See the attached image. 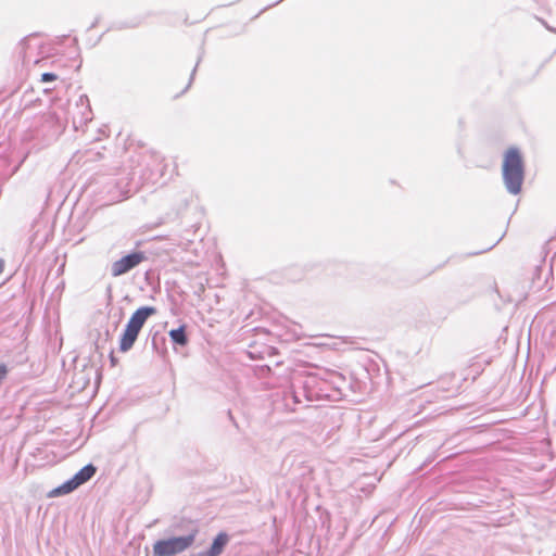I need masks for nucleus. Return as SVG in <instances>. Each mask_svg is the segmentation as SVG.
Segmentation results:
<instances>
[{"mask_svg":"<svg viewBox=\"0 0 556 556\" xmlns=\"http://www.w3.org/2000/svg\"><path fill=\"white\" fill-rule=\"evenodd\" d=\"M502 177L508 193L519 194L525 180V162L520 150L510 147L504 154Z\"/></svg>","mask_w":556,"mask_h":556,"instance_id":"1","label":"nucleus"},{"mask_svg":"<svg viewBox=\"0 0 556 556\" xmlns=\"http://www.w3.org/2000/svg\"><path fill=\"white\" fill-rule=\"evenodd\" d=\"M156 312L154 306H141L132 313L119 339L121 352L126 353L134 346L146 321Z\"/></svg>","mask_w":556,"mask_h":556,"instance_id":"2","label":"nucleus"},{"mask_svg":"<svg viewBox=\"0 0 556 556\" xmlns=\"http://www.w3.org/2000/svg\"><path fill=\"white\" fill-rule=\"evenodd\" d=\"M198 529L194 527L182 536H172L159 540L153 544L154 556H175L188 549L195 540Z\"/></svg>","mask_w":556,"mask_h":556,"instance_id":"3","label":"nucleus"},{"mask_svg":"<svg viewBox=\"0 0 556 556\" xmlns=\"http://www.w3.org/2000/svg\"><path fill=\"white\" fill-rule=\"evenodd\" d=\"M147 260L148 256L144 252L134 251L112 263L111 275L113 277L125 275Z\"/></svg>","mask_w":556,"mask_h":556,"instance_id":"4","label":"nucleus"},{"mask_svg":"<svg viewBox=\"0 0 556 556\" xmlns=\"http://www.w3.org/2000/svg\"><path fill=\"white\" fill-rule=\"evenodd\" d=\"M41 131L48 141L55 140L64 130L66 121L56 112H49L41 117Z\"/></svg>","mask_w":556,"mask_h":556,"instance_id":"5","label":"nucleus"},{"mask_svg":"<svg viewBox=\"0 0 556 556\" xmlns=\"http://www.w3.org/2000/svg\"><path fill=\"white\" fill-rule=\"evenodd\" d=\"M77 106H80L79 118L73 117V125L76 130L86 125L92 119V111L90 108L89 99L86 94H81L77 102Z\"/></svg>","mask_w":556,"mask_h":556,"instance_id":"6","label":"nucleus"},{"mask_svg":"<svg viewBox=\"0 0 556 556\" xmlns=\"http://www.w3.org/2000/svg\"><path fill=\"white\" fill-rule=\"evenodd\" d=\"M229 542V535L226 532L218 533L213 540L211 546L203 552L195 554L197 556H219Z\"/></svg>","mask_w":556,"mask_h":556,"instance_id":"7","label":"nucleus"},{"mask_svg":"<svg viewBox=\"0 0 556 556\" xmlns=\"http://www.w3.org/2000/svg\"><path fill=\"white\" fill-rule=\"evenodd\" d=\"M313 382H315L314 378L306 379L302 383V387H301L302 388V392L290 391L287 394L286 400L288 401L289 397H291L294 404H298V403L300 404V403H302L301 395H303L307 401H313L314 397L318 396L317 393H315L312 390H309V387H311V384Z\"/></svg>","mask_w":556,"mask_h":556,"instance_id":"8","label":"nucleus"},{"mask_svg":"<svg viewBox=\"0 0 556 556\" xmlns=\"http://www.w3.org/2000/svg\"><path fill=\"white\" fill-rule=\"evenodd\" d=\"M98 370L92 364H85L83 370L75 371V382L81 388L85 389L91 379L92 375H97Z\"/></svg>","mask_w":556,"mask_h":556,"instance_id":"9","label":"nucleus"},{"mask_svg":"<svg viewBox=\"0 0 556 556\" xmlns=\"http://www.w3.org/2000/svg\"><path fill=\"white\" fill-rule=\"evenodd\" d=\"M97 472V467L92 464H87L79 469L72 478L76 485L79 488L87 481H89Z\"/></svg>","mask_w":556,"mask_h":556,"instance_id":"10","label":"nucleus"},{"mask_svg":"<svg viewBox=\"0 0 556 556\" xmlns=\"http://www.w3.org/2000/svg\"><path fill=\"white\" fill-rule=\"evenodd\" d=\"M169 338L174 344L185 346L188 344V336L186 331V325H181L176 329L169 331Z\"/></svg>","mask_w":556,"mask_h":556,"instance_id":"11","label":"nucleus"},{"mask_svg":"<svg viewBox=\"0 0 556 556\" xmlns=\"http://www.w3.org/2000/svg\"><path fill=\"white\" fill-rule=\"evenodd\" d=\"M78 486L76 485V483L74 482L73 478L68 479L67 481H65L64 483H62L61 485H59L58 488L53 489L49 495L50 496H61V495H65V494H68V493H72L73 491H75Z\"/></svg>","mask_w":556,"mask_h":556,"instance_id":"12","label":"nucleus"},{"mask_svg":"<svg viewBox=\"0 0 556 556\" xmlns=\"http://www.w3.org/2000/svg\"><path fill=\"white\" fill-rule=\"evenodd\" d=\"M140 24L139 21H136V22H130V23H127V22H121V23H117L115 28L116 29H126V28H136L138 27Z\"/></svg>","mask_w":556,"mask_h":556,"instance_id":"13","label":"nucleus"},{"mask_svg":"<svg viewBox=\"0 0 556 556\" xmlns=\"http://www.w3.org/2000/svg\"><path fill=\"white\" fill-rule=\"evenodd\" d=\"M55 79H56V75L54 73L47 72L41 75L42 83H49V81H53Z\"/></svg>","mask_w":556,"mask_h":556,"instance_id":"14","label":"nucleus"},{"mask_svg":"<svg viewBox=\"0 0 556 556\" xmlns=\"http://www.w3.org/2000/svg\"><path fill=\"white\" fill-rule=\"evenodd\" d=\"M201 60H202V55L199 56V59L197 61V64H195L194 68L192 70V73H191V76H190V80H189V84H188L186 89H188L191 86V84L193 81V78H194V75H195V72H197V68H198V65L201 62Z\"/></svg>","mask_w":556,"mask_h":556,"instance_id":"15","label":"nucleus"},{"mask_svg":"<svg viewBox=\"0 0 556 556\" xmlns=\"http://www.w3.org/2000/svg\"><path fill=\"white\" fill-rule=\"evenodd\" d=\"M4 269V261L2 258H0V274L3 271Z\"/></svg>","mask_w":556,"mask_h":556,"instance_id":"16","label":"nucleus"},{"mask_svg":"<svg viewBox=\"0 0 556 556\" xmlns=\"http://www.w3.org/2000/svg\"><path fill=\"white\" fill-rule=\"evenodd\" d=\"M110 357H111V362H112V364L114 365V364H115V357H114L113 353L111 354V356H110Z\"/></svg>","mask_w":556,"mask_h":556,"instance_id":"17","label":"nucleus"},{"mask_svg":"<svg viewBox=\"0 0 556 556\" xmlns=\"http://www.w3.org/2000/svg\"><path fill=\"white\" fill-rule=\"evenodd\" d=\"M97 23H98V21L93 22L90 27L91 28L96 27Z\"/></svg>","mask_w":556,"mask_h":556,"instance_id":"18","label":"nucleus"}]
</instances>
